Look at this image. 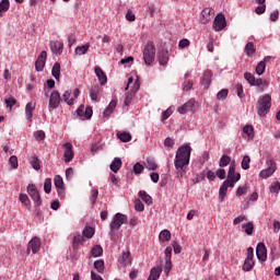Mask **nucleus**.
<instances>
[{
	"label": "nucleus",
	"mask_w": 280,
	"mask_h": 280,
	"mask_svg": "<svg viewBox=\"0 0 280 280\" xmlns=\"http://www.w3.org/2000/svg\"><path fill=\"white\" fill-rule=\"evenodd\" d=\"M78 117H84V119H91L93 117V107L86 106L84 110V104H81L75 110Z\"/></svg>",
	"instance_id": "10"
},
{
	"label": "nucleus",
	"mask_w": 280,
	"mask_h": 280,
	"mask_svg": "<svg viewBox=\"0 0 280 280\" xmlns=\"http://www.w3.org/2000/svg\"><path fill=\"white\" fill-rule=\"evenodd\" d=\"M248 191V186L245 184L244 186H241L236 190V196H244Z\"/></svg>",
	"instance_id": "59"
},
{
	"label": "nucleus",
	"mask_w": 280,
	"mask_h": 280,
	"mask_svg": "<svg viewBox=\"0 0 280 280\" xmlns=\"http://www.w3.org/2000/svg\"><path fill=\"white\" fill-rule=\"evenodd\" d=\"M45 62H47V51L43 50L35 61V70L37 72L43 71L45 69Z\"/></svg>",
	"instance_id": "11"
},
{
	"label": "nucleus",
	"mask_w": 280,
	"mask_h": 280,
	"mask_svg": "<svg viewBox=\"0 0 280 280\" xmlns=\"http://www.w3.org/2000/svg\"><path fill=\"white\" fill-rule=\"evenodd\" d=\"M228 191H229V188L224 184H222L220 189H219V200H220V202L224 201V198H225Z\"/></svg>",
	"instance_id": "36"
},
{
	"label": "nucleus",
	"mask_w": 280,
	"mask_h": 280,
	"mask_svg": "<svg viewBox=\"0 0 280 280\" xmlns=\"http://www.w3.org/2000/svg\"><path fill=\"white\" fill-rule=\"evenodd\" d=\"M84 240V236L77 234L73 238H72V246L73 248H78V246L80 244H82V241Z\"/></svg>",
	"instance_id": "45"
},
{
	"label": "nucleus",
	"mask_w": 280,
	"mask_h": 280,
	"mask_svg": "<svg viewBox=\"0 0 280 280\" xmlns=\"http://www.w3.org/2000/svg\"><path fill=\"white\" fill-rule=\"evenodd\" d=\"M158 60H159V65L161 67H166L167 62H170V51L162 49L159 54H158Z\"/></svg>",
	"instance_id": "15"
},
{
	"label": "nucleus",
	"mask_w": 280,
	"mask_h": 280,
	"mask_svg": "<svg viewBox=\"0 0 280 280\" xmlns=\"http://www.w3.org/2000/svg\"><path fill=\"white\" fill-rule=\"evenodd\" d=\"M135 209L138 211V212H141L145 209V206H143V202L141 201V199H136L135 200Z\"/></svg>",
	"instance_id": "52"
},
{
	"label": "nucleus",
	"mask_w": 280,
	"mask_h": 280,
	"mask_svg": "<svg viewBox=\"0 0 280 280\" xmlns=\"http://www.w3.org/2000/svg\"><path fill=\"white\" fill-rule=\"evenodd\" d=\"M26 189L28 196L34 200V202H36V207H40V205H43V201L40 200V192H38L36 185L30 184Z\"/></svg>",
	"instance_id": "8"
},
{
	"label": "nucleus",
	"mask_w": 280,
	"mask_h": 280,
	"mask_svg": "<svg viewBox=\"0 0 280 280\" xmlns=\"http://www.w3.org/2000/svg\"><path fill=\"white\" fill-rule=\"evenodd\" d=\"M10 10V0H1L0 1V18L3 16L4 12Z\"/></svg>",
	"instance_id": "32"
},
{
	"label": "nucleus",
	"mask_w": 280,
	"mask_h": 280,
	"mask_svg": "<svg viewBox=\"0 0 280 280\" xmlns=\"http://www.w3.org/2000/svg\"><path fill=\"white\" fill-rule=\"evenodd\" d=\"M280 191V183L279 182H275L271 186H270V192L271 194H279Z\"/></svg>",
	"instance_id": "56"
},
{
	"label": "nucleus",
	"mask_w": 280,
	"mask_h": 280,
	"mask_svg": "<svg viewBox=\"0 0 280 280\" xmlns=\"http://www.w3.org/2000/svg\"><path fill=\"white\" fill-rule=\"evenodd\" d=\"M271 106H272V96H270V94H266L260 100H258L257 113L259 117H266V115L270 113Z\"/></svg>",
	"instance_id": "3"
},
{
	"label": "nucleus",
	"mask_w": 280,
	"mask_h": 280,
	"mask_svg": "<svg viewBox=\"0 0 280 280\" xmlns=\"http://www.w3.org/2000/svg\"><path fill=\"white\" fill-rule=\"evenodd\" d=\"M50 49L52 54H57L60 56L65 49V45L62 43H56V42H50Z\"/></svg>",
	"instance_id": "20"
},
{
	"label": "nucleus",
	"mask_w": 280,
	"mask_h": 280,
	"mask_svg": "<svg viewBox=\"0 0 280 280\" xmlns=\"http://www.w3.org/2000/svg\"><path fill=\"white\" fill-rule=\"evenodd\" d=\"M60 102H62V98H60V92H58V90L52 91L49 97L50 108H58L60 106Z\"/></svg>",
	"instance_id": "14"
},
{
	"label": "nucleus",
	"mask_w": 280,
	"mask_h": 280,
	"mask_svg": "<svg viewBox=\"0 0 280 280\" xmlns=\"http://www.w3.org/2000/svg\"><path fill=\"white\" fill-rule=\"evenodd\" d=\"M35 139H37V141H44V139H45V131L37 130L35 132Z\"/></svg>",
	"instance_id": "62"
},
{
	"label": "nucleus",
	"mask_w": 280,
	"mask_h": 280,
	"mask_svg": "<svg viewBox=\"0 0 280 280\" xmlns=\"http://www.w3.org/2000/svg\"><path fill=\"white\" fill-rule=\"evenodd\" d=\"M135 97V94L131 92L130 94H127L125 97V106H128L129 104H132V98Z\"/></svg>",
	"instance_id": "64"
},
{
	"label": "nucleus",
	"mask_w": 280,
	"mask_h": 280,
	"mask_svg": "<svg viewBox=\"0 0 280 280\" xmlns=\"http://www.w3.org/2000/svg\"><path fill=\"white\" fill-rule=\"evenodd\" d=\"M28 248H31L33 255H36V253L40 250V238H38V236L33 237L28 242Z\"/></svg>",
	"instance_id": "17"
},
{
	"label": "nucleus",
	"mask_w": 280,
	"mask_h": 280,
	"mask_svg": "<svg viewBox=\"0 0 280 280\" xmlns=\"http://www.w3.org/2000/svg\"><path fill=\"white\" fill-rule=\"evenodd\" d=\"M165 261H172V246H167L164 250Z\"/></svg>",
	"instance_id": "58"
},
{
	"label": "nucleus",
	"mask_w": 280,
	"mask_h": 280,
	"mask_svg": "<svg viewBox=\"0 0 280 280\" xmlns=\"http://www.w3.org/2000/svg\"><path fill=\"white\" fill-rule=\"evenodd\" d=\"M31 165H32L33 170H35L36 172H38V170H40V160L38 159V156H33L31 159Z\"/></svg>",
	"instance_id": "42"
},
{
	"label": "nucleus",
	"mask_w": 280,
	"mask_h": 280,
	"mask_svg": "<svg viewBox=\"0 0 280 280\" xmlns=\"http://www.w3.org/2000/svg\"><path fill=\"white\" fill-rule=\"evenodd\" d=\"M231 158L228 154H223L219 161V167H226V165H231Z\"/></svg>",
	"instance_id": "34"
},
{
	"label": "nucleus",
	"mask_w": 280,
	"mask_h": 280,
	"mask_svg": "<svg viewBox=\"0 0 280 280\" xmlns=\"http://www.w3.org/2000/svg\"><path fill=\"white\" fill-rule=\"evenodd\" d=\"M55 187L57 189H62L65 187V182L60 175H56L54 178Z\"/></svg>",
	"instance_id": "40"
},
{
	"label": "nucleus",
	"mask_w": 280,
	"mask_h": 280,
	"mask_svg": "<svg viewBox=\"0 0 280 280\" xmlns=\"http://www.w3.org/2000/svg\"><path fill=\"white\" fill-rule=\"evenodd\" d=\"M191 159V147L184 144L177 149L174 165L176 170V178H183L187 174V165Z\"/></svg>",
	"instance_id": "1"
},
{
	"label": "nucleus",
	"mask_w": 280,
	"mask_h": 280,
	"mask_svg": "<svg viewBox=\"0 0 280 280\" xmlns=\"http://www.w3.org/2000/svg\"><path fill=\"white\" fill-rule=\"evenodd\" d=\"M90 255L92 257H102L104 255V248H102V245H94L90 250Z\"/></svg>",
	"instance_id": "22"
},
{
	"label": "nucleus",
	"mask_w": 280,
	"mask_h": 280,
	"mask_svg": "<svg viewBox=\"0 0 280 280\" xmlns=\"http://www.w3.org/2000/svg\"><path fill=\"white\" fill-rule=\"evenodd\" d=\"M244 135H247L248 139H255V129L252 125H246L243 127Z\"/></svg>",
	"instance_id": "29"
},
{
	"label": "nucleus",
	"mask_w": 280,
	"mask_h": 280,
	"mask_svg": "<svg viewBox=\"0 0 280 280\" xmlns=\"http://www.w3.org/2000/svg\"><path fill=\"white\" fill-rule=\"evenodd\" d=\"M228 96H229V90L223 89L220 92H218L217 100L224 101V98L228 97Z\"/></svg>",
	"instance_id": "51"
},
{
	"label": "nucleus",
	"mask_w": 280,
	"mask_h": 280,
	"mask_svg": "<svg viewBox=\"0 0 280 280\" xmlns=\"http://www.w3.org/2000/svg\"><path fill=\"white\" fill-rule=\"evenodd\" d=\"M121 262L124 266H128V264L132 262V258H130V252L122 253Z\"/></svg>",
	"instance_id": "43"
},
{
	"label": "nucleus",
	"mask_w": 280,
	"mask_h": 280,
	"mask_svg": "<svg viewBox=\"0 0 280 280\" xmlns=\"http://www.w3.org/2000/svg\"><path fill=\"white\" fill-rule=\"evenodd\" d=\"M265 71H266L265 61L258 62L257 66H256V70H255L257 75H264Z\"/></svg>",
	"instance_id": "39"
},
{
	"label": "nucleus",
	"mask_w": 280,
	"mask_h": 280,
	"mask_svg": "<svg viewBox=\"0 0 280 280\" xmlns=\"http://www.w3.org/2000/svg\"><path fill=\"white\" fill-rule=\"evenodd\" d=\"M244 78L248 82V84H250V86H257L260 92H264L266 91V89H268L269 83L267 80L255 79V75H253V73L250 72H245Z\"/></svg>",
	"instance_id": "5"
},
{
	"label": "nucleus",
	"mask_w": 280,
	"mask_h": 280,
	"mask_svg": "<svg viewBox=\"0 0 280 280\" xmlns=\"http://www.w3.org/2000/svg\"><path fill=\"white\" fill-rule=\"evenodd\" d=\"M143 170H145V167L143 166V164H141L140 162H137L135 165H133V174H142L143 173Z\"/></svg>",
	"instance_id": "47"
},
{
	"label": "nucleus",
	"mask_w": 280,
	"mask_h": 280,
	"mask_svg": "<svg viewBox=\"0 0 280 280\" xmlns=\"http://www.w3.org/2000/svg\"><path fill=\"white\" fill-rule=\"evenodd\" d=\"M83 237L91 240L95 235V229L93 226H85L82 231Z\"/></svg>",
	"instance_id": "27"
},
{
	"label": "nucleus",
	"mask_w": 280,
	"mask_h": 280,
	"mask_svg": "<svg viewBox=\"0 0 280 280\" xmlns=\"http://www.w3.org/2000/svg\"><path fill=\"white\" fill-rule=\"evenodd\" d=\"M245 220H246V214H240L233 220V224L234 226H237V224H242V222H245Z\"/></svg>",
	"instance_id": "55"
},
{
	"label": "nucleus",
	"mask_w": 280,
	"mask_h": 280,
	"mask_svg": "<svg viewBox=\"0 0 280 280\" xmlns=\"http://www.w3.org/2000/svg\"><path fill=\"white\" fill-rule=\"evenodd\" d=\"M44 191L45 194H51V178H46L44 183Z\"/></svg>",
	"instance_id": "49"
},
{
	"label": "nucleus",
	"mask_w": 280,
	"mask_h": 280,
	"mask_svg": "<svg viewBox=\"0 0 280 280\" xmlns=\"http://www.w3.org/2000/svg\"><path fill=\"white\" fill-rule=\"evenodd\" d=\"M95 71V75L101 84V86L106 85V82H108V78L106 77V72L104 70H102V68L96 67L94 69Z\"/></svg>",
	"instance_id": "16"
},
{
	"label": "nucleus",
	"mask_w": 280,
	"mask_h": 280,
	"mask_svg": "<svg viewBox=\"0 0 280 280\" xmlns=\"http://www.w3.org/2000/svg\"><path fill=\"white\" fill-rule=\"evenodd\" d=\"M211 78H213V72H211V70H206L201 78V83L205 89H209V86H211Z\"/></svg>",
	"instance_id": "19"
},
{
	"label": "nucleus",
	"mask_w": 280,
	"mask_h": 280,
	"mask_svg": "<svg viewBox=\"0 0 280 280\" xmlns=\"http://www.w3.org/2000/svg\"><path fill=\"white\" fill-rule=\"evenodd\" d=\"M256 51L257 49H255V44H253V42H248L245 46L246 56H248V58H253Z\"/></svg>",
	"instance_id": "23"
},
{
	"label": "nucleus",
	"mask_w": 280,
	"mask_h": 280,
	"mask_svg": "<svg viewBox=\"0 0 280 280\" xmlns=\"http://www.w3.org/2000/svg\"><path fill=\"white\" fill-rule=\"evenodd\" d=\"M9 165H11L12 170L19 168V158L16 155H11L9 159Z\"/></svg>",
	"instance_id": "44"
},
{
	"label": "nucleus",
	"mask_w": 280,
	"mask_h": 280,
	"mask_svg": "<svg viewBox=\"0 0 280 280\" xmlns=\"http://www.w3.org/2000/svg\"><path fill=\"white\" fill-rule=\"evenodd\" d=\"M215 14L214 10L211 8H206L201 11L200 14V23L202 25H207L213 19V15Z\"/></svg>",
	"instance_id": "9"
},
{
	"label": "nucleus",
	"mask_w": 280,
	"mask_h": 280,
	"mask_svg": "<svg viewBox=\"0 0 280 280\" xmlns=\"http://www.w3.org/2000/svg\"><path fill=\"white\" fill-rule=\"evenodd\" d=\"M117 137L122 143H128L129 141H132V136L126 131L117 132Z\"/></svg>",
	"instance_id": "25"
},
{
	"label": "nucleus",
	"mask_w": 280,
	"mask_h": 280,
	"mask_svg": "<svg viewBox=\"0 0 280 280\" xmlns=\"http://www.w3.org/2000/svg\"><path fill=\"white\" fill-rule=\"evenodd\" d=\"M4 104H7V108H12L16 104V98L9 97L4 100Z\"/></svg>",
	"instance_id": "57"
},
{
	"label": "nucleus",
	"mask_w": 280,
	"mask_h": 280,
	"mask_svg": "<svg viewBox=\"0 0 280 280\" xmlns=\"http://www.w3.org/2000/svg\"><path fill=\"white\" fill-rule=\"evenodd\" d=\"M242 170H249L250 168V156L244 155L241 162Z\"/></svg>",
	"instance_id": "37"
},
{
	"label": "nucleus",
	"mask_w": 280,
	"mask_h": 280,
	"mask_svg": "<svg viewBox=\"0 0 280 280\" xmlns=\"http://www.w3.org/2000/svg\"><path fill=\"white\" fill-rule=\"evenodd\" d=\"M94 268L95 270H97V272H104V260L103 259H100V260H96L94 261Z\"/></svg>",
	"instance_id": "46"
},
{
	"label": "nucleus",
	"mask_w": 280,
	"mask_h": 280,
	"mask_svg": "<svg viewBox=\"0 0 280 280\" xmlns=\"http://www.w3.org/2000/svg\"><path fill=\"white\" fill-rule=\"evenodd\" d=\"M145 167H147V170L154 172L156 170V167H159V165L156 164V162L154 160L147 159Z\"/></svg>",
	"instance_id": "41"
},
{
	"label": "nucleus",
	"mask_w": 280,
	"mask_h": 280,
	"mask_svg": "<svg viewBox=\"0 0 280 280\" xmlns=\"http://www.w3.org/2000/svg\"><path fill=\"white\" fill-rule=\"evenodd\" d=\"M217 176L220 180H224V178H226V171L224 168H219L217 171Z\"/></svg>",
	"instance_id": "61"
},
{
	"label": "nucleus",
	"mask_w": 280,
	"mask_h": 280,
	"mask_svg": "<svg viewBox=\"0 0 280 280\" xmlns=\"http://www.w3.org/2000/svg\"><path fill=\"white\" fill-rule=\"evenodd\" d=\"M69 97H71V90H68L62 94V100L63 102H67L68 106H73V98L69 100Z\"/></svg>",
	"instance_id": "38"
},
{
	"label": "nucleus",
	"mask_w": 280,
	"mask_h": 280,
	"mask_svg": "<svg viewBox=\"0 0 280 280\" xmlns=\"http://www.w3.org/2000/svg\"><path fill=\"white\" fill-rule=\"evenodd\" d=\"M159 238L162 242H170V240H172V233L168 230H163L160 235Z\"/></svg>",
	"instance_id": "35"
},
{
	"label": "nucleus",
	"mask_w": 280,
	"mask_h": 280,
	"mask_svg": "<svg viewBox=\"0 0 280 280\" xmlns=\"http://www.w3.org/2000/svg\"><path fill=\"white\" fill-rule=\"evenodd\" d=\"M20 202H22V205H24V207H30L31 202H30V197H27V195L25 194H21L19 197Z\"/></svg>",
	"instance_id": "50"
},
{
	"label": "nucleus",
	"mask_w": 280,
	"mask_h": 280,
	"mask_svg": "<svg viewBox=\"0 0 280 280\" xmlns=\"http://www.w3.org/2000/svg\"><path fill=\"white\" fill-rule=\"evenodd\" d=\"M256 255L259 261H266L268 259V249L266 248V244L258 243L256 247Z\"/></svg>",
	"instance_id": "12"
},
{
	"label": "nucleus",
	"mask_w": 280,
	"mask_h": 280,
	"mask_svg": "<svg viewBox=\"0 0 280 280\" xmlns=\"http://www.w3.org/2000/svg\"><path fill=\"white\" fill-rule=\"evenodd\" d=\"M65 153H63V161L66 163H71L73 161V145L71 142L63 143Z\"/></svg>",
	"instance_id": "13"
},
{
	"label": "nucleus",
	"mask_w": 280,
	"mask_h": 280,
	"mask_svg": "<svg viewBox=\"0 0 280 280\" xmlns=\"http://www.w3.org/2000/svg\"><path fill=\"white\" fill-rule=\"evenodd\" d=\"M190 42L187 38L180 39L178 43L179 49H185L186 47H189Z\"/></svg>",
	"instance_id": "60"
},
{
	"label": "nucleus",
	"mask_w": 280,
	"mask_h": 280,
	"mask_svg": "<svg viewBox=\"0 0 280 280\" xmlns=\"http://www.w3.org/2000/svg\"><path fill=\"white\" fill-rule=\"evenodd\" d=\"M243 231H245L246 235H253V231H255V224L253 222H247L242 225Z\"/></svg>",
	"instance_id": "31"
},
{
	"label": "nucleus",
	"mask_w": 280,
	"mask_h": 280,
	"mask_svg": "<svg viewBox=\"0 0 280 280\" xmlns=\"http://www.w3.org/2000/svg\"><path fill=\"white\" fill-rule=\"evenodd\" d=\"M154 58H156V47H154V42H148L143 49V60L150 66L154 62Z\"/></svg>",
	"instance_id": "4"
},
{
	"label": "nucleus",
	"mask_w": 280,
	"mask_h": 280,
	"mask_svg": "<svg viewBox=\"0 0 280 280\" xmlns=\"http://www.w3.org/2000/svg\"><path fill=\"white\" fill-rule=\"evenodd\" d=\"M223 185L226 186L228 188H229V187H235V180H234L233 178H229V177H228V179H225V180L223 182Z\"/></svg>",
	"instance_id": "63"
},
{
	"label": "nucleus",
	"mask_w": 280,
	"mask_h": 280,
	"mask_svg": "<svg viewBox=\"0 0 280 280\" xmlns=\"http://www.w3.org/2000/svg\"><path fill=\"white\" fill-rule=\"evenodd\" d=\"M236 92L237 97H240L241 100H244V97H246V94H244V85H242L241 83L236 84Z\"/></svg>",
	"instance_id": "48"
},
{
	"label": "nucleus",
	"mask_w": 280,
	"mask_h": 280,
	"mask_svg": "<svg viewBox=\"0 0 280 280\" xmlns=\"http://www.w3.org/2000/svg\"><path fill=\"white\" fill-rule=\"evenodd\" d=\"M170 272H172V260H165V265H164L165 277H168Z\"/></svg>",
	"instance_id": "53"
},
{
	"label": "nucleus",
	"mask_w": 280,
	"mask_h": 280,
	"mask_svg": "<svg viewBox=\"0 0 280 280\" xmlns=\"http://www.w3.org/2000/svg\"><path fill=\"white\" fill-rule=\"evenodd\" d=\"M51 75L55 80H60V62H55L51 70Z\"/></svg>",
	"instance_id": "30"
},
{
	"label": "nucleus",
	"mask_w": 280,
	"mask_h": 280,
	"mask_svg": "<svg viewBox=\"0 0 280 280\" xmlns=\"http://www.w3.org/2000/svg\"><path fill=\"white\" fill-rule=\"evenodd\" d=\"M89 47H91V44L86 43L85 45L82 46H78L75 48V54L78 56H84V54H86V51H89Z\"/></svg>",
	"instance_id": "33"
},
{
	"label": "nucleus",
	"mask_w": 280,
	"mask_h": 280,
	"mask_svg": "<svg viewBox=\"0 0 280 280\" xmlns=\"http://www.w3.org/2000/svg\"><path fill=\"white\" fill-rule=\"evenodd\" d=\"M100 95V85L95 84L90 90V96L93 102H97V96Z\"/></svg>",
	"instance_id": "26"
},
{
	"label": "nucleus",
	"mask_w": 280,
	"mask_h": 280,
	"mask_svg": "<svg viewBox=\"0 0 280 280\" xmlns=\"http://www.w3.org/2000/svg\"><path fill=\"white\" fill-rule=\"evenodd\" d=\"M252 268H255V260L253 258H246L243 265L244 272H250Z\"/></svg>",
	"instance_id": "28"
},
{
	"label": "nucleus",
	"mask_w": 280,
	"mask_h": 280,
	"mask_svg": "<svg viewBox=\"0 0 280 280\" xmlns=\"http://www.w3.org/2000/svg\"><path fill=\"white\" fill-rule=\"evenodd\" d=\"M121 224H128V215L118 212L114 215L109 224L110 230L108 232V236L112 237V240H115V233L121 229Z\"/></svg>",
	"instance_id": "2"
},
{
	"label": "nucleus",
	"mask_w": 280,
	"mask_h": 280,
	"mask_svg": "<svg viewBox=\"0 0 280 280\" xmlns=\"http://www.w3.org/2000/svg\"><path fill=\"white\" fill-rule=\"evenodd\" d=\"M109 170L114 172V174H117L119 170H121V159L115 158L114 161L109 165Z\"/></svg>",
	"instance_id": "21"
},
{
	"label": "nucleus",
	"mask_w": 280,
	"mask_h": 280,
	"mask_svg": "<svg viewBox=\"0 0 280 280\" xmlns=\"http://www.w3.org/2000/svg\"><path fill=\"white\" fill-rule=\"evenodd\" d=\"M161 272H163V266L159 265L153 267L150 271L148 280H159L161 277Z\"/></svg>",
	"instance_id": "18"
},
{
	"label": "nucleus",
	"mask_w": 280,
	"mask_h": 280,
	"mask_svg": "<svg viewBox=\"0 0 280 280\" xmlns=\"http://www.w3.org/2000/svg\"><path fill=\"white\" fill-rule=\"evenodd\" d=\"M226 27V16H224V13H219L213 21L212 28L214 32H222Z\"/></svg>",
	"instance_id": "7"
},
{
	"label": "nucleus",
	"mask_w": 280,
	"mask_h": 280,
	"mask_svg": "<svg viewBox=\"0 0 280 280\" xmlns=\"http://www.w3.org/2000/svg\"><path fill=\"white\" fill-rule=\"evenodd\" d=\"M138 196H139V198H141V200H143L145 202V205H148V207H150V205H152V202H153L152 196L148 195V192H145V190H140Z\"/></svg>",
	"instance_id": "24"
},
{
	"label": "nucleus",
	"mask_w": 280,
	"mask_h": 280,
	"mask_svg": "<svg viewBox=\"0 0 280 280\" xmlns=\"http://www.w3.org/2000/svg\"><path fill=\"white\" fill-rule=\"evenodd\" d=\"M267 168L260 171L259 176L260 178H270L275 172H277V162L272 156H267Z\"/></svg>",
	"instance_id": "6"
},
{
	"label": "nucleus",
	"mask_w": 280,
	"mask_h": 280,
	"mask_svg": "<svg viewBox=\"0 0 280 280\" xmlns=\"http://www.w3.org/2000/svg\"><path fill=\"white\" fill-rule=\"evenodd\" d=\"M235 176V161L231 162L229 172H228V178H233Z\"/></svg>",
	"instance_id": "54"
}]
</instances>
